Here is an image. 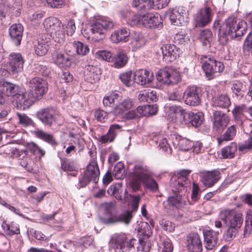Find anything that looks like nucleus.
I'll return each mask as SVG.
<instances>
[{
    "instance_id": "obj_29",
    "label": "nucleus",
    "mask_w": 252,
    "mask_h": 252,
    "mask_svg": "<svg viewBox=\"0 0 252 252\" xmlns=\"http://www.w3.org/2000/svg\"><path fill=\"white\" fill-rule=\"evenodd\" d=\"M85 73L87 76V79L91 83L98 81L100 78V70L97 66L87 65L85 67Z\"/></svg>"
},
{
    "instance_id": "obj_9",
    "label": "nucleus",
    "mask_w": 252,
    "mask_h": 252,
    "mask_svg": "<svg viewBox=\"0 0 252 252\" xmlns=\"http://www.w3.org/2000/svg\"><path fill=\"white\" fill-rule=\"evenodd\" d=\"M219 217L226 225L241 227L244 217L242 211L238 209H225L220 211Z\"/></svg>"
},
{
    "instance_id": "obj_25",
    "label": "nucleus",
    "mask_w": 252,
    "mask_h": 252,
    "mask_svg": "<svg viewBox=\"0 0 252 252\" xmlns=\"http://www.w3.org/2000/svg\"><path fill=\"white\" fill-rule=\"evenodd\" d=\"M161 23V17L158 13H148L143 15L141 24L146 28H155Z\"/></svg>"
},
{
    "instance_id": "obj_43",
    "label": "nucleus",
    "mask_w": 252,
    "mask_h": 252,
    "mask_svg": "<svg viewBox=\"0 0 252 252\" xmlns=\"http://www.w3.org/2000/svg\"><path fill=\"white\" fill-rule=\"evenodd\" d=\"M184 110L180 106L174 105L170 106L169 108L168 116L172 119V121L178 122V119H180Z\"/></svg>"
},
{
    "instance_id": "obj_3",
    "label": "nucleus",
    "mask_w": 252,
    "mask_h": 252,
    "mask_svg": "<svg viewBox=\"0 0 252 252\" xmlns=\"http://www.w3.org/2000/svg\"><path fill=\"white\" fill-rule=\"evenodd\" d=\"M132 238L127 240L125 234H120L113 238L115 252H149L151 244L149 241Z\"/></svg>"
},
{
    "instance_id": "obj_18",
    "label": "nucleus",
    "mask_w": 252,
    "mask_h": 252,
    "mask_svg": "<svg viewBox=\"0 0 252 252\" xmlns=\"http://www.w3.org/2000/svg\"><path fill=\"white\" fill-rule=\"evenodd\" d=\"M163 59L166 62L174 61L179 57L180 49L174 44H166L161 47Z\"/></svg>"
},
{
    "instance_id": "obj_45",
    "label": "nucleus",
    "mask_w": 252,
    "mask_h": 252,
    "mask_svg": "<svg viewBox=\"0 0 252 252\" xmlns=\"http://www.w3.org/2000/svg\"><path fill=\"white\" fill-rule=\"evenodd\" d=\"M122 184L118 183L114 185H111L108 189L107 192L109 194L113 195L118 200H122V195L121 194L123 189Z\"/></svg>"
},
{
    "instance_id": "obj_20",
    "label": "nucleus",
    "mask_w": 252,
    "mask_h": 252,
    "mask_svg": "<svg viewBox=\"0 0 252 252\" xmlns=\"http://www.w3.org/2000/svg\"><path fill=\"white\" fill-rule=\"evenodd\" d=\"M187 247L189 252H202L203 247L199 235L195 233L189 234L187 236Z\"/></svg>"
},
{
    "instance_id": "obj_56",
    "label": "nucleus",
    "mask_w": 252,
    "mask_h": 252,
    "mask_svg": "<svg viewBox=\"0 0 252 252\" xmlns=\"http://www.w3.org/2000/svg\"><path fill=\"white\" fill-rule=\"evenodd\" d=\"M95 119L101 123H105L108 119V113L104 110L98 109L94 112Z\"/></svg>"
},
{
    "instance_id": "obj_5",
    "label": "nucleus",
    "mask_w": 252,
    "mask_h": 252,
    "mask_svg": "<svg viewBox=\"0 0 252 252\" xmlns=\"http://www.w3.org/2000/svg\"><path fill=\"white\" fill-rule=\"evenodd\" d=\"M113 21L107 17H99L94 20L91 26V36L95 41L102 40L107 31L112 29Z\"/></svg>"
},
{
    "instance_id": "obj_15",
    "label": "nucleus",
    "mask_w": 252,
    "mask_h": 252,
    "mask_svg": "<svg viewBox=\"0 0 252 252\" xmlns=\"http://www.w3.org/2000/svg\"><path fill=\"white\" fill-rule=\"evenodd\" d=\"M201 90L195 86L189 87L184 93L185 103L190 106H197L201 102Z\"/></svg>"
},
{
    "instance_id": "obj_7",
    "label": "nucleus",
    "mask_w": 252,
    "mask_h": 252,
    "mask_svg": "<svg viewBox=\"0 0 252 252\" xmlns=\"http://www.w3.org/2000/svg\"><path fill=\"white\" fill-rule=\"evenodd\" d=\"M100 175V171L96 161L92 159L87 167L86 171L79 179L78 187L83 188L90 182L97 183Z\"/></svg>"
},
{
    "instance_id": "obj_49",
    "label": "nucleus",
    "mask_w": 252,
    "mask_h": 252,
    "mask_svg": "<svg viewBox=\"0 0 252 252\" xmlns=\"http://www.w3.org/2000/svg\"><path fill=\"white\" fill-rule=\"evenodd\" d=\"M141 183H142L147 189L153 191H156L158 189V184L156 180L153 178L152 173Z\"/></svg>"
},
{
    "instance_id": "obj_41",
    "label": "nucleus",
    "mask_w": 252,
    "mask_h": 252,
    "mask_svg": "<svg viewBox=\"0 0 252 252\" xmlns=\"http://www.w3.org/2000/svg\"><path fill=\"white\" fill-rule=\"evenodd\" d=\"M236 134V128L234 125L228 127L226 131L220 138L218 139V142L220 144L224 141L231 140Z\"/></svg>"
},
{
    "instance_id": "obj_54",
    "label": "nucleus",
    "mask_w": 252,
    "mask_h": 252,
    "mask_svg": "<svg viewBox=\"0 0 252 252\" xmlns=\"http://www.w3.org/2000/svg\"><path fill=\"white\" fill-rule=\"evenodd\" d=\"M19 123L24 126H32L34 124L32 120L27 116L25 114L17 113V114Z\"/></svg>"
},
{
    "instance_id": "obj_39",
    "label": "nucleus",
    "mask_w": 252,
    "mask_h": 252,
    "mask_svg": "<svg viewBox=\"0 0 252 252\" xmlns=\"http://www.w3.org/2000/svg\"><path fill=\"white\" fill-rule=\"evenodd\" d=\"M237 145L235 142L231 143L228 146L221 149V156L223 158H231L234 157L237 151Z\"/></svg>"
},
{
    "instance_id": "obj_8",
    "label": "nucleus",
    "mask_w": 252,
    "mask_h": 252,
    "mask_svg": "<svg viewBox=\"0 0 252 252\" xmlns=\"http://www.w3.org/2000/svg\"><path fill=\"white\" fill-rule=\"evenodd\" d=\"M45 30L50 33L55 41L60 43L65 37L61 22L57 18L50 17L46 19L43 23Z\"/></svg>"
},
{
    "instance_id": "obj_48",
    "label": "nucleus",
    "mask_w": 252,
    "mask_h": 252,
    "mask_svg": "<svg viewBox=\"0 0 252 252\" xmlns=\"http://www.w3.org/2000/svg\"><path fill=\"white\" fill-rule=\"evenodd\" d=\"M73 45L78 55L84 56L89 51L88 46L81 42L75 41L73 43Z\"/></svg>"
},
{
    "instance_id": "obj_64",
    "label": "nucleus",
    "mask_w": 252,
    "mask_h": 252,
    "mask_svg": "<svg viewBox=\"0 0 252 252\" xmlns=\"http://www.w3.org/2000/svg\"><path fill=\"white\" fill-rule=\"evenodd\" d=\"M159 224L162 228L166 231L172 232L175 229V224L170 221L162 220H160Z\"/></svg>"
},
{
    "instance_id": "obj_42",
    "label": "nucleus",
    "mask_w": 252,
    "mask_h": 252,
    "mask_svg": "<svg viewBox=\"0 0 252 252\" xmlns=\"http://www.w3.org/2000/svg\"><path fill=\"white\" fill-rule=\"evenodd\" d=\"M231 89L233 96L241 98L243 96L244 85L242 82L237 80L234 81L232 84Z\"/></svg>"
},
{
    "instance_id": "obj_50",
    "label": "nucleus",
    "mask_w": 252,
    "mask_h": 252,
    "mask_svg": "<svg viewBox=\"0 0 252 252\" xmlns=\"http://www.w3.org/2000/svg\"><path fill=\"white\" fill-rule=\"evenodd\" d=\"M227 225L228 228L224 233V237L227 241H230L236 236L241 228L231 225Z\"/></svg>"
},
{
    "instance_id": "obj_44",
    "label": "nucleus",
    "mask_w": 252,
    "mask_h": 252,
    "mask_svg": "<svg viewBox=\"0 0 252 252\" xmlns=\"http://www.w3.org/2000/svg\"><path fill=\"white\" fill-rule=\"evenodd\" d=\"M199 38L204 45H209L213 38L212 32L209 29L203 30L200 32Z\"/></svg>"
},
{
    "instance_id": "obj_33",
    "label": "nucleus",
    "mask_w": 252,
    "mask_h": 252,
    "mask_svg": "<svg viewBox=\"0 0 252 252\" xmlns=\"http://www.w3.org/2000/svg\"><path fill=\"white\" fill-rule=\"evenodd\" d=\"M132 6L137 10L146 11L155 8L154 0H133Z\"/></svg>"
},
{
    "instance_id": "obj_23",
    "label": "nucleus",
    "mask_w": 252,
    "mask_h": 252,
    "mask_svg": "<svg viewBox=\"0 0 252 252\" xmlns=\"http://www.w3.org/2000/svg\"><path fill=\"white\" fill-rule=\"evenodd\" d=\"M47 34H42L37 40L34 45V51L36 54L39 56H42L46 54L48 51L50 43V38Z\"/></svg>"
},
{
    "instance_id": "obj_59",
    "label": "nucleus",
    "mask_w": 252,
    "mask_h": 252,
    "mask_svg": "<svg viewBox=\"0 0 252 252\" xmlns=\"http://www.w3.org/2000/svg\"><path fill=\"white\" fill-rule=\"evenodd\" d=\"M118 95L117 94H112L110 95L105 96L103 100V103L105 106L111 107L118 99Z\"/></svg>"
},
{
    "instance_id": "obj_36",
    "label": "nucleus",
    "mask_w": 252,
    "mask_h": 252,
    "mask_svg": "<svg viewBox=\"0 0 252 252\" xmlns=\"http://www.w3.org/2000/svg\"><path fill=\"white\" fill-rule=\"evenodd\" d=\"M173 144L174 146H178L182 151H188L193 147L192 141L180 136L176 137V140L173 141Z\"/></svg>"
},
{
    "instance_id": "obj_31",
    "label": "nucleus",
    "mask_w": 252,
    "mask_h": 252,
    "mask_svg": "<svg viewBox=\"0 0 252 252\" xmlns=\"http://www.w3.org/2000/svg\"><path fill=\"white\" fill-rule=\"evenodd\" d=\"M133 102L130 99H126L117 105L110 112L115 116H119L130 109Z\"/></svg>"
},
{
    "instance_id": "obj_47",
    "label": "nucleus",
    "mask_w": 252,
    "mask_h": 252,
    "mask_svg": "<svg viewBox=\"0 0 252 252\" xmlns=\"http://www.w3.org/2000/svg\"><path fill=\"white\" fill-rule=\"evenodd\" d=\"M62 169L66 172H77V167L76 163L67 159H64L62 160L61 162Z\"/></svg>"
},
{
    "instance_id": "obj_10",
    "label": "nucleus",
    "mask_w": 252,
    "mask_h": 252,
    "mask_svg": "<svg viewBox=\"0 0 252 252\" xmlns=\"http://www.w3.org/2000/svg\"><path fill=\"white\" fill-rule=\"evenodd\" d=\"M35 116L44 126H51L57 121L62 119L60 112L52 107L40 109Z\"/></svg>"
},
{
    "instance_id": "obj_1",
    "label": "nucleus",
    "mask_w": 252,
    "mask_h": 252,
    "mask_svg": "<svg viewBox=\"0 0 252 252\" xmlns=\"http://www.w3.org/2000/svg\"><path fill=\"white\" fill-rule=\"evenodd\" d=\"M190 172L188 170H182L171 177L170 186L172 188V194L167 199L168 204L170 206L181 208L189 202L187 185Z\"/></svg>"
},
{
    "instance_id": "obj_51",
    "label": "nucleus",
    "mask_w": 252,
    "mask_h": 252,
    "mask_svg": "<svg viewBox=\"0 0 252 252\" xmlns=\"http://www.w3.org/2000/svg\"><path fill=\"white\" fill-rule=\"evenodd\" d=\"M192 116L190 126H192L195 127L200 126L204 120V116L203 113L201 112H197L194 114L193 113Z\"/></svg>"
},
{
    "instance_id": "obj_21",
    "label": "nucleus",
    "mask_w": 252,
    "mask_h": 252,
    "mask_svg": "<svg viewBox=\"0 0 252 252\" xmlns=\"http://www.w3.org/2000/svg\"><path fill=\"white\" fill-rule=\"evenodd\" d=\"M153 74L145 69H140L135 71L134 81L140 85L150 86L153 79Z\"/></svg>"
},
{
    "instance_id": "obj_26",
    "label": "nucleus",
    "mask_w": 252,
    "mask_h": 252,
    "mask_svg": "<svg viewBox=\"0 0 252 252\" xmlns=\"http://www.w3.org/2000/svg\"><path fill=\"white\" fill-rule=\"evenodd\" d=\"M220 179V173L219 171L214 170L203 173L201 176L202 184L208 188L212 187Z\"/></svg>"
},
{
    "instance_id": "obj_19",
    "label": "nucleus",
    "mask_w": 252,
    "mask_h": 252,
    "mask_svg": "<svg viewBox=\"0 0 252 252\" xmlns=\"http://www.w3.org/2000/svg\"><path fill=\"white\" fill-rule=\"evenodd\" d=\"M213 121V128L214 130L221 132L227 126L229 122V117L224 113L220 111H215L214 113Z\"/></svg>"
},
{
    "instance_id": "obj_35",
    "label": "nucleus",
    "mask_w": 252,
    "mask_h": 252,
    "mask_svg": "<svg viewBox=\"0 0 252 252\" xmlns=\"http://www.w3.org/2000/svg\"><path fill=\"white\" fill-rule=\"evenodd\" d=\"M34 134L36 137L39 138L52 146H56L58 143L53 135L47 133L41 129H37L34 131Z\"/></svg>"
},
{
    "instance_id": "obj_16",
    "label": "nucleus",
    "mask_w": 252,
    "mask_h": 252,
    "mask_svg": "<svg viewBox=\"0 0 252 252\" xmlns=\"http://www.w3.org/2000/svg\"><path fill=\"white\" fill-rule=\"evenodd\" d=\"M169 18L172 25L175 26H185L189 21L187 11L182 7L175 8L169 13Z\"/></svg>"
},
{
    "instance_id": "obj_40",
    "label": "nucleus",
    "mask_w": 252,
    "mask_h": 252,
    "mask_svg": "<svg viewBox=\"0 0 252 252\" xmlns=\"http://www.w3.org/2000/svg\"><path fill=\"white\" fill-rule=\"evenodd\" d=\"M230 104V99L226 94H220L214 101V106L222 108H227Z\"/></svg>"
},
{
    "instance_id": "obj_58",
    "label": "nucleus",
    "mask_w": 252,
    "mask_h": 252,
    "mask_svg": "<svg viewBox=\"0 0 252 252\" xmlns=\"http://www.w3.org/2000/svg\"><path fill=\"white\" fill-rule=\"evenodd\" d=\"M245 110V106L244 105H237L232 110V112L234 117L236 120H239L242 118L244 115Z\"/></svg>"
},
{
    "instance_id": "obj_55",
    "label": "nucleus",
    "mask_w": 252,
    "mask_h": 252,
    "mask_svg": "<svg viewBox=\"0 0 252 252\" xmlns=\"http://www.w3.org/2000/svg\"><path fill=\"white\" fill-rule=\"evenodd\" d=\"M124 165L121 162H118L114 167V176L117 179L123 178L124 172Z\"/></svg>"
},
{
    "instance_id": "obj_6",
    "label": "nucleus",
    "mask_w": 252,
    "mask_h": 252,
    "mask_svg": "<svg viewBox=\"0 0 252 252\" xmlns=\"http://www.w3.org/2000/svg\"><path fill=\"white\" fill-rule=\"evenodd\" d=\"M199 57L202 68L209 80L213 79L215 74L223 71L224 66L221 62L217 61L209 56L201 55Z\"/></svg>"
},
{
    "instance_id": "obj_12",
    "label": "nucleus",
    "mask_w": 252,
    "mask_h": 252,
    "mask_svg": "<svg viewBox=\"0 0 252 252\" xmlns=\"http://www.w3.org/2000/svg\"><path fill=\"white\" fill-rule=\"evenodd\" d=\"M29 87L32 92L31 95L35 99H41L48 89L46 81L42 78L37 77L30 80Z\"/></svg>"
},
{
    "instance_id": "obj_30",
    "label": "nucleus",
    "mask_w": 252,
    "mask_h": 252,
    "mask_svg": "<svg viewBox=\"0 0 252 252\" xmlns=\"http://www.w3.org/2000/svg\"><path fill=\"white\" fill-rule=\"evenodd\" d=\"M130 32L126 28L118 29L115 31L111 36V39L114 43L126 42L128 40Z\"/></svg>"
},
{
    "instance_id": "obj_61",
    "label": "nucleus",
    "mask_w": 252,
    "mask_h": 252,
    "mask_svg": "<svg viewBox=\"0 0 252 252\" xmlns=\"http://www.w3.org/2000/svg\"><path fill=\"white\" fill-rule=\"evenodd\" d=\"M32 160L30 158L26 156H22V158L20 159L19 163L23 167H24L28 171L31 172L32 170V168L31 165Z\"/></svg>"
},
{
    "instance_id": "obj_52",
    "label": "nucleus",
    "mask_w": 252,
    "mask_h": 252,
    "mask_svg": "<svg viewBox=\"0 0 252 252\" xmlns=\"http://www.w3.org/2000/svg\"><path fill=\"white\" fill-rule=\"evenodd\" d=\"M173 247L168 238L163 239L159 246L158 252H172Z\"/></svg>"
},
{
    "instance_id": "obj_11",
    "label": "nucleus",
    "mask_w": 252,
    "mask_h": 252,
    "mask_svg": "<svg viewBox=\"0 0 252 252\" xmlns=\"http://www.w3.org/2000/svg\"><path fill=\"white\" fill-rule=\"evenodd\" d=\"M157 80L163 84L175 85L181 81V75L177 70L172 68H166L159 70L157 74Z\"/></svg>"
},
{
    "instance_id": "obj_62",
    "label": "nucleus",
    "mask_w": 252,
    "mask_h": 252,
    "mask_svg": "<svg viewBox=\"0 0 252 252\" xmlns=\"http://www.w3.org/2000/svg\"><path fill=\"white\" fill-rule=\"evenodd\" d=\"M122 126L118 124L110 126L108 132L110 135L111 139H114L117 134L122 131Z\"/></svg>"
},
{
    "instance_id": "obj_38",
    "label": "nucleus",
    "mask_w": 252,
    "mask_h": 252,
    "mask_svg": "<svg viewBox=\"0 0 252 252\" xmlns=\"http://www.w3.org/2000/svg\"><path fill=\"white\" fill-rule=\"evenodd\" d=\"M2 91L5 93L7 96H13L14 98L15 97V95L17 93H19V88L18 86L12 83L4 82L2 85Z\"/></svg>"
},
{
    "instance_id": "obj_60",
    "label": "nucleus",
    "mask_w": 252,
    "mask_h": 252,
    "mask_svg": "<svg viewBox=\"0 0 252 252\" xmlns=\"http://www.w3.org/2000/svg\"><path fill=\"white\" fill-rule=\"evenodd\" d=\"M193 112L190 111H186L184 110V112L181 116L179 121L184 124L188 125L189 126H190L191 118L192 116Z\"/></svg>"
},
{
    "instance_id": "obj_34",
    "label": "nucleus",
    "mask_w": 252,
    "mask_h": 252,
    "mask_svg": "<svg viewBox=\"0 0 252 252\" xmlns=\"http://www.w3.org/2000/svg\"><path fill=\"white\" fill-rule=\"evenodd\" d=\"M54 60L55 63L60 67H68L71 63L68 55L60 53H57L54 55Z\"/></svg>"
},
{
    "instance_id": "obj_22",
    "label": "nucleus",
    "mask_w": 252,
    "mask_h": 252,
    "mask_svg": "<svg viewBox=\"0 0 252 252\" xmlns=\"http://www.w3.org/2000/svg\"><path fill=\"white\" fill-rule=\"evenodd\" d=\"M24 60L19 53H12L9 56V69L13 73L20 72L23 67Z\"/></svg>"
},
{
    "instance_id": "obj_27",
    "label": "nucleus",
    "mask_w": 252,
    "mask_h": 252,
    "mask_svg": "<svg viewBox=\"0 0 252 252\" xmlns=\"http://www.w3.org/2000/svg\"><path fill=\"white\" fill-rule=\"evenodd\" d=\"M24 28L20 24L12 25L9 29V33L12 41L17 46L21 44Z\"/></svg>"
},
{
    "instance_id": "obj_14",
    "label": "nucleus",
    "mask_w": 252,
    "mask_h": 252,
    "mask_svg": "<svg viewBox=\"0 0 252 252\" xmlns=\"http://www.w3.org/2000/svg\"><path fill=\"white\" fill-rule=\"evenodd\" d=\"M133 218L132 212L126 210L119 214L111 216L109 218H103L102 221L107 224L122 223L127 226L131 223Z\"/></svg>"
},
{
    "instance_id": "obj_46",
    "label": "nucleus",
    "mask_w": 252,
    "mask_h": 252,
    "mask_svg": "<svg viewBox=\"0 0 252 252\" xmlns=\"http://www.w3.org/2000/svg\"><path fill=\"white\" fill-rule=\"evenodd\" d=\"M245 223L246 225L244 228L243 235L245 237H247L252 230V210H250L247 212Z\"/></svg>"
},
{
    "instance_id": "obj_63",
    "label": "nucleus",
    "mask_w": 252,
    "mask_h": 252,
    "mask_svg": "<svg viewBox=\"0 0 252 252\" xmlns=\"http://www.w3.org/2000/svg\"><path fill=\"white\" fill-rule=\"evenodd\" d=\"M200 195L201 191L198 185L195 183H193L191 195V201L194 202L196 201L200 198Z\"/></svg>"
},
{
    "instance_id": "obj_57",
    "label": "nucleus",
    "mask_w": 252,
    "mask_h": 252,
    "mask_svg": "<svg viewBox=\"0 0 252 252\" xmlns=\"http://www.w3.org/2000/svg\"><path fill=\"white\" fill-rule=\"evenodd\" d=\"M131 77V71L123 73L120 75V79L121 81L127 87H129L132 84Z\"/></svg>"
},
{
    "instance_id": "obj_24",
    "label": "nucleus",
    "mask_w": 252,
    "mask_h": 252,
    "mask_svg": "<svg viewBox=\"0 0 252 252\" xmlns=\"http://www.w3.org/2000/svg\"><path fill=\"white\" fill-rule=\"evenodd\" d=\"M219 231L206 230L203 231L205 247L208 250H213L217 245Z\"/></svg>"
},
{
    "instance_id": "obj_37",
    "label": "nucleus",
    "mask_w": 252,
    "mask_h": 252,
    "mask_svg": "<svg viewBox=\"0 0 252 252\" xmlns=\"http://www.w3.org/2000/svg\"><path fill=\"white\" fill-rule=\"evenodd\" d=\"M114 66L116 68H121L126 65L127 62V57L126 52L122 50H119L117 55L112 59Z\"/></svg>"
},
{
    "instance_id": "obj_53",
    "label": "nucleus",
    "mask_w": 252,
    "mask_h": 252,
    "mask_svg": "<svg viewBox=\"0 0 252 252\" xmlns=\"http://www.w3.org/2000/svg\"><path fill=\"white\" fill-rule=\"evenodd\" d=\"M27 148L34 155L39 153L41 157H43L45 154V151L42 150L36 143L34 142L28 143L27 145Z\"/></svg>"
},
{
    "instance_id": "obj_28",
    "label": "nucleus",
    "mask_w": 252,
    "mask_h": 252,
    "mask_svg": "<svg viewBox=\"0 0 252 252\" xmlns=\"http://www.w3.org/2000/svg\"><path fill=\"white\" fill-rule=\"evenodd\" d=\"M122 17L126 20L127 24L131 26H138L141 24L142 16L135 14L134 12L128 10H123L120 11Z\"/></svg>"
},
{
    "instance_id": "obj_2",
    "label": "nucleus",
    "mask_w": 252,
    "mask_h": 252,
    "mask_svg": "<svg viewBox=\"0 0 252 252\" xmlns=\"http://www.w3.org/2000/svg\"><path fill=\"white\" fill-rule=\"evenodd\" d=\"M213 28L219 29V40L222 45H225L229 40V36L231 38L242 36L247 30V24L242 20L230 16L222 25H220V21L219 19L215 20Z\"/></svg>"
},
{
    "instance_id": "obj_13",
    "label": "nucleus",
    "mask_w": 252,
    "mask_h": 252,
    "mask_svg": "<svg viewBox=\"0 0 252 252\" xmlns=\"http://www.w3.org/2000/svg\"><path fill=\"white\" fill-rule=\"evenodd\" d=\"M214 13L211 8L206 6L198 10L193 16V20L195 27H204L207 26L212 21Z\"/></svg>"
},
{
    "instance_id": "obj_17",
    "label": "nucleus",
    "mask_w": 252,
    "mask_h": 252,
    "mask_svg": "<svg viewBox=\"0 0 252 252\" xmlns=\"http://www.w3.org/2000/svg\"><path fill=\"white\" fill-rule=\"evenodd\" d=\"M34 99L31 93L27 92H19L14 97L17 107L21 110H25L31 106L34 103Z\"/></svg>"
},
{
    "instance_id": "obj_32",
    "label": "nucleus",
    "mask_w": 252,
    "mask_h": 252,
    "mask_svg": "<svg viewBox=\"0 0 252 252\" xmlns=\"http://www.w3.org/2000/svg\"><path fill=\"white\" fill-rule=\"evenodd\" d=\"M138 97L141 102L156 101L158 99L157 92L152 89L141 91Z\"/></svg>"
},
{
    "instance_id": "obj_4",
    "label": "nucleus",
    "mask_w": 252,
    "mask_h": 252,
    "mask_svg": "<svg viewBox=\"0 0 252 252\" xmlns=\"http://www.w3.org/2000/svg\"><path fill=\"white\" fill-rule=\"evenodd\" d=\"M151 173L150 168L145 163H136L132 171L129 173V177L131 179L130 186L134 190H139L141 183Z\"/></svg>"
}]
</instances>
